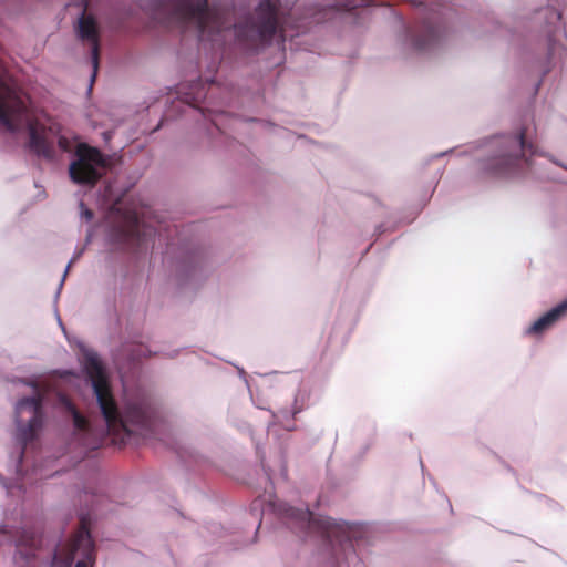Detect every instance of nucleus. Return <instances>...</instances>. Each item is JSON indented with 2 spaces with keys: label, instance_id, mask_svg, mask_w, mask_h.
Here are the masks:
<instances>
[{
  "label": "nucleus",
  "instance_id": "nucleus-16",
  "mask_svg": "<svg viewBox=\"0 0 567 567\" xmlns=\"http://www.w3.org/2000/svg\"><path fill=\"white\" fill-rule=\"evenodd\" d=\"M362 6L363 0H338L334 7L339 10L351 11Z\"/></svg>",
  "mask_w": 567,
  "mask_h": 567
},
{
  "label": "nucleus",
  "instance_id": "nucleus-11",
  "mask_svg": "<svg viewBox=\"0 0 567 567\" xmlns=\"http://www.w3.org/2000/svg\"><path fill=\"white\" fill-rule=\"evenodd\" d=\"M567 311V299L538 318L528 329V334H540L553 326Z\"/></svg>",
  "mask_w": 567,
  "mask_h": 567
},
{
  "label": "nucleus",
  "instance_id": "nucleus-6",
  "mask_svg": "<svg viewBox=\"0 0 567 567\" xmlns=\"http://www.w3.org/2000/svg\"><path fill=\"white\" fill-rule=\"evenodd\" d=\"M34 388L32 396H24L16 404V417L19 442L23 449L28 443L34 440L38 431L43 424V393L39 390L35 382L30 383Z\"/></svg>",
  "mask_w": 567,
  "mask_h": 567
},
{
  "label": "nucleus",
  "instance_id": "nucleus-8",
  "mask_svg": "<svg viewBox=\"0 0 567 567\" xmlns=\"http://www.w3.org/2000/svg\"><path fill=\"white\" fill-rule=\"evenodd\" d=\"M90 517L82 515L80 526L70 542L69 559H73L76 553H81L83 558L74 567H89L95 559L94 543L90 533Z\"/></svg>",
  "mask_w": 567,
  "mask_h": 567
},
{
  "label": "nucleus",
  "instance_id": "nucleus-12",
  "mask_svg": "<svg viewBox=\"0 0 567 567\" xmlns=\"http://www.w3.org/2000/svg\"><path fill=\"white\" fill-rule=\"evenodd\" d=\"M29 145L37 154L42 155L47 158H52L54 155L53 145L45 138L44 135L39 133L35 127L30 126L29 130Z\"/></svg>",
  "mask_w": 567,
  "mask_h": 567
},
{
  "label": "nucleus",
  "instance_id": "nucleus-3",
  "mask_svg": "<svg viewBox=\"0 0 567 567\" xmlns=\"http://www.w3.org/2000/svg\"><path fill=\"white\" fill-rule=\"evenodd\" d=\"M491 155L480 162V172L484 177H507L515 174L528 156L536 154V147L526 140L524 130L514 135L494 137L489 144Z\"/></svg>",
  "mask_w": 567,
  "mask_h": 567
},
{
  "label": "nucleus",
  "instance_id": "nucleus-10",
  "mask_svg": "<svg viewBox=\"0 0 567 567\" xmlns=\"http://www.w3.org/2000/svg\"><path fill=\"white\" fill-rule=\"evenodd\" d=\"M79 37L82 40H86L91 43V59L93 65L92 81H94L100 59V41L97 25L92 16L83 14L79 20L78 27Z\"/></svg>",
  "mask_w": 567,
  "mask_h": 567
},
{
  "label": "nucleus",
  "instance_id": "nucleus-4",
  "mask_svg": "<svg viewBox=\"0 0 567 567\" xmlns=\"http://www.w3.org/2000/svg\"><path fill=\"white\" fill-rule=\"evenodd\" d=\"M278 512L293 529L341 546H351L350 527L346 523H337L329 517L317 516L308 508L298 509L287 504L280 505Z\"/></svg>",
  "mask_w": 567,
  "mask_h": 567
},
{
  "label": "nucleus",
  "instance_id": "nucleus-15",
  "mask_svg": "<svg viewBox=\"0 0 567 567\" xmlns=\"http://www.w3.org/2000/svg\"><path fill=\"white\" fill-rule=\"evenodd\" d=\"M128 221V235L137 239L140 238V225H141V218L137 212H130L126 216Z\"/></svg>",
  "mask_w": 567,
  "mask_h": 567
},
{
  "label": "nucleus",
  "instance_id": "nucleus-13",
  "mask_svg": "<svg viewBox=\"0 0 567 567\" xmlns=\"http://www.w3.org/2000/svg\"><path fill=\"white\" fill-rule=\"evenodd\" d=\"M439 39V29L432 23H424L421 35L414 39V47L417 50H425Z\"/></svg>",
  "mask_w": 567,
  "mask_h": 567
},
{
  "label": "nucleus",
  "instance_id": "nucleus-2",
  "mask_svg": "<svg viewBox=\"0 0 567 567\" xmlns=\"http://www.w3.org/2000/svg\"><path fill=\"white\" fill-rule=\"evenodd\" d=\"M154 20L167 27L194 28L199 37L216 41L230 24L218 11L210 10L207 0H155Z\"/></svg>",
  "mask_w": 567,
  "mask_h": 567
},
{
  "label": "nucleus",
  "instance_id": "nucleus-19",
  "mask_svg": "<svg viewBox=\"0 0 567 567\" xmlns=\"http://www.w3.org/2000/svg\"><path fill=\"white\" fill-rule=\"evenodd\" d=\"M551 13L554 16H556L557 19H560L561 18V14L559 12H556V11H551Z\"/></svg>",
  "mask_w": 567,
  "mask_h": 567
},
{
  "label": "nucleus",
  "instance_id": "nucleus-14",
  "mask_svg": "<svg viewBox=\"0 0 567 567\" xmlns=\"http://www.w3.org/2000/svg\"><path fill=\"white\" fill-rule=\"evenodd\" d=\"M64 404H65L66 410L72 415L75 430L81 433H89L91 430V425H90V422L87 421V419L79 412V410L75 408V405L71 401L65 399Z\"/></svg>",
  "mask_w": 567,
  "mask_h": 567
},
{
  "label": "nucleus",
  "instance_id": "nucleus-18",
  "mask_svg": "<svg viewBox=\"0 0 567 567\" xmlns=\"http://www.w3.org/2000/svg\"><path fill=\"white\" fill-rule=\"evenodd\" d=\"M84 216H85L86 219H92L93 218V213L90 209H86L84 212Z\"/></svg>",
  "mask_w": 567,
  "mask_h": 567
},
{
  "label": "nucleus",
  "instance_id": "nucleus-1",
  "mask_svg": "<svg viewBox=\"0 0 567 567\" xmlns=\"http://www.w3.org/2000/svg\"><path fill=\"white\" fill-rule=\"evenodd\" d=\"M84 370L92 383L99 408L106 423L107 433L114 437V442H124L125 437L131 435L130 425L148 426L150 415L143 406L134 404L130 405L124 414L120 412L103 365L96 354L87 353L85 355Z\"/></svg>",
  "mask_w": 567,
  "mask_h": 567
},
{
  "label": "nucleus",
  "instance_id": "nucleus-17",
  "mask_svg": "<svg viewBox=\"0 0 567 567\" xmlns=\"http://www.w3.org/2000/svg\"><path fill=\"white\" fill-rule=\"evenodd\" d=\"M59 145H60L61 148L66 150L68 148V141H66V138L65 137H60L59 138Z\"/></svg>",
  "mask_w": 567,
  "mask_h": 567
},
{
  "label": "nucleus",
  "instance_id": "nucleus-5",
  "mask_svg": "<svg viewBox=\"0 0 567 567\" xmlns=\"http://www.w3.org/2000/svg\"><path fill=\"white\" fill-rule=\"evenodd\" d=\"M277 30L278 6L271 0H262L254 16L234 27L238 41L250 47L270 41Z\"/></svg>",
  "mask_w": 567,
  "mask_h": 567
},
{
  "label": "nucleus",
  "instance_id": "nucleus-7",
  "mask_svg": "<svg viewBox=\"0 0 567 567\" xmlns=\"http://www.w3.org/2000/svg\"><path fill=\"white\" fill-rule=\"evenodd\" d=\"M76 158L70 164L71 179L80 185L94 186L105 174L107 159L96 147L79 144Z\"/></svg>",
  "mask_w": 567,
  "mask_h": 567
},
{
  "label": "nucleus",
  "instance_id": "nucleus-9",
  "mask_svg": "<svg viewBox=\"0 0 567 567\" xmlns=\"http://www.w3.org/2000/svg\"><path fill=\"white\" fill-rule=\"evenodd\" d=\"M25 106L20 99L8 100L6 85L0 81V123L9 131L16 132Z\"/></svg>",
  "mask_w": 567,
  "mask_h": 567
}]
</instances>
